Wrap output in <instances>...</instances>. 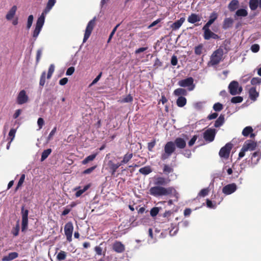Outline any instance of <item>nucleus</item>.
<instances>
[{
	"label": "nucleus",
	"instance_id": "3",
	"mask_svg": "<svg viewBox=\"0 0 261 261\" xmlns=\"http://www.w3.org/2000/svg\"><path fill=\"white\" fill-rule=\"evenodd\" d=\"M176 147L173 142H168L164 146L165 152L161 155V159L164 161L167 159L175 150Z\"/></svg>",
	"mask_w": 261,
	"mask_h": 261
},
{
	"label": "nucleus",
	"instance_id": "44",
	"mask_svg": "<svg viewBox=\"0 0 261 261\" xmlns=\"http://www.w3.org/2000/svg\"><path fill=\"white\" fill-rule=\"evenodd\" d=\"M25 177V175L24 174H22L21 175L20 178L17 183V185L16 187V188H15V192L17 191L19 189V188H20L22 186L23 183L24 182Z\"/></svg>",
	"mask_w": 261,
	"mask_h": 261
},
{
	"label": "nucleus",
	"instance_id": "60",
	"mask_svg": "<svg viewBox=\"0 0 261 261\" xmlns=\"http://www.w3.org/2000/svg\"><path fill=\"white\" fill-rule=\"evenodd\" d=\"M37 124L38 125L39 129H41L44 124V119L41 117L39 118L37 120Z\"/></svg>",
	"mask_w": 261,
	"mask_h": 261
},
{
	"label": "nucleus",
	"instance_id": "49",
	"mask_svg": "<svg viewBox=\"0 0 261 261\" xmlns=\"http://www.w3.org/2000/svg\"><path fill=\"white\" fill-rule=\"evenodd\" d=\"M55 70V66L53 64H51L48 68V73L47 75V79H49L52 76L53 73Z\"/></svg>",
	"mask_w": 261,
	"mask_h": 261
},
{
	"label": "nucleus",
	"instance_id": "21",
	"mask_svg": "<svg viewBox=\"0 0 261 261\" xmlns=\"http://www.w3.org/2000/svg\"><path fill=\"white\" fill-rule=\"evenodd\" d=\"M185 18L181 17L179 20L173 23L171 25L170 27L173 30H177L180 28V27L181 26V25L185 22Z\"/></svg>",
	"mask_w": 261,
	"mask_h": 261
},
{
	"label": "nucleus",
	"instance_id": "50",
	"mask_svg": "<svg viewBox=\"0 0 261 261\" xmlns=\"http://www.w3.org/2000/svg\"><path fill=\"white\" fill-rule=\"evenodd\" d=\"M209 192L208 188L203 189L198 193V196L200 197H205L208 195Z\"/></svg>",
	"mask_w": 261,
	"mask_h": 261
},
{
	"label": "nucleus",
	"instance_id": "57",
	"mask_svg": "<svg viewBox=\"0 0 261 261\" xmlns=\"http://www.w3.org/2000/svg\"><path fill=\"white\" fill-rule=\"evenodd\" d=\"M156 144V141L155 139H153L151 142H149L147 144V148L149 151H152L153 148L155 146Z\"/></svg>",
	"mask_w": 261,
	"mask_h": 261
},
{
	"label": "nucleus",
	"instance_id": "7",
	"mask_svg": "<svg viewBox=\"0 0 261 261\" xmlns=\"http://www.w3.org/2000/svg\"><path fill=\"white\" fill-rule=\"evenodd\" d=\"M178 85L181 87H188L189 91L194 90L195 87L194 84V79L192 77H189L179 81Z\"/></svg>",
	"mask_w": 261,
	"mask_h": 261
},
{
	"label": "nucleus",
	"instance_id": "64",
	"mask_svg": "<svg viewBox=\"0 0 261 261\" xmlns=\"http://www.w3.org/2000/svg\"><path fill=\"white\" fill-rule=\"evenodd\" d=\"M75 69L74 67H70L68 68L66 71V74L67 75H72L73 72H74Z\"/></svg>",
	"mask_w": 261,
	"mask_h": 261
},
{
	"label": "nucleus",
	"instance_id": "59",
	"mask_svg": "<svg viewBox=\"0 0 261 261\" xmlns=\"http://www.w3.org/2000/svg\"><path fill=\"white\" fill-rule=\"evenodd\" d=\"M119 24H118L117 25H116V26H115L114 27V28L113 29L112 31L111 32L110 36H109V39L108 40V43L110 42L111 40L112 39L113 36H114V34L115 33L117 29V28L119 27Z\"/></svg>",
	"mask_w": 261,
	"mask_h": 261
},
{
	"label": "nucleus",
	"instance_id": "35",
	"mask_svg": "<svg viewBox=\"0 0 261 261\" xmlns=\"http://www.w3.org/2000/svg\"><path fill=\"white\" fill-rule=\"evenodd\" d=\"M139 172L143 175H148L152 172V169L149 166H145L141 168Z\"/></svg>",
	"mask_w": 261,
	"mask_h": 261
},
{
	"label": "nucleus",
	"instance_id": "38",
	"mask_svg": "<svg viewBox=\"0 0 261 261\" xmlns=\"http://www.w3.org/2000/svg\"><path fill=\"white\" fill-rule=\"evenodd\" d=\"M52 151L51 149L48 148L47 149L44 150L41 154V161L42 162L44 161L51 153Z\"/></svg>",
	"mask_w": 261,
	"mask_h": 261
},
{
	"label": "nucleus",
	"instance_id": "56",
	"mask_svg": "<svg viewBox=\"0 0 261 261\" xmlns=\"http://www.w3.org/2000/svg\"><path fill=\"white\" fill-rule=\"evenodd\" d=\"M251 84L252 85H259L261 84V78L260 77H253L251 80Z\"/></svg>",
	"mask_w": 261,
	"mask_h": 261
},
{
	"label": "nucleus",
	"instance_id": "1",
	"mask_svg": "<svg viewBox=\"0 0 261 261\" xmlns=\"http://www.w3.org/2000/svg\"><path fill=\"white\" fill-rule=\"evenodd\" d=\"M150 195L154 197H159L162 196H168L172 195L178 200L179 194L175 188L173 187L165 188L164 187H153L150 188L149 190Z\"/></svg>",
	"mask_w": 261,
	"mask_h": 261
},
{
	"label": "nucleus",
	"instance_id": "43",
	"mask_svg": "<svg viewBox=\"0 0 261 261\" xmlns=\"http://www.w3.org/2000/svg\"><path fill=\"white\" fill-rule=\"evenodd\" d=\"M67 253L64 251H60L57 255V259L59 261H63L65 259Z\"/></svg>",
	"mask_w": 261,
	"mask_h": 261
},
{
	"label": "nucleus",
	"instance_id": "27",
	"mask_svg": "<svg viewBox=\"0 0 261 261\" xmlns=\"http://www.w3.org/2000/svg\"><path fill=\"white\" fill-rule=\"evenodd\" d=\"M17 10V7L13 6L11 9L9 11L6 16V18L7 20H11L14 16Z\"/></svg>",
	"mask_w": 261,
	"mask_h": 261
},
{
	"label": "nucleus",
	"instance_id": "23",
	"mask_svg": "<svg viewBox=\"0 0 261 261\" xmlns=\"http://www.w3.org/2000/svg\"><path fill=\"white\" fill-rule=\"evenodd\" d=\"M249 98L253 101L256 100L259 95V93L257 92L255 87H252L249 91Z\"/></svg>",
	"mask_w": 261,
	"mask_h": 261
},
{
	"label": "nucleus",
	"instance_id": "42",
	"mask_svg": "<svg viewBox=\"0 0 261 261\" xmlns=\"http://www.w3.org/2000/svg\"><path fill=\"white\" fill-rule=\"evenodd\" d=\"M90 187V185H87L85 186L83 189L79 190L76 191L75 194V196L76 197H79L83 194L85 192H86Z\"/></svg>",
	"mask_w": 261,
	"mask_h": 261
},
{
	"label": "nucleus",
	"instance_id": "48",
	"mask_svg": "<svg viewBox=\"0 0 261 261\" xmlns=\"http://www.w3.org/2000/svg\"><path fill=\"white\" fill-rule=\"evenodd\" d=\"M243 100V97L241 96H240L233 97L231 99V102L233 103H240V102H242Z\"/></svg>",
	"mask_w": 261,
	"mask_h": 261
},
{
	"label": "nucleus",
	"instance_id": "2",
	"mask_svg": "<svg viewBox=\"0 0 261 261\" xmlns=\"http://www.w3.org/2000/svg\"><path fill=\"white\" fill-rule=\"evenodd\" d=\"M257 142L252 140H246L243 147L239 153L238 159H240L244 157L245 155V152L247 151H253L257 147Z\"/></svg>",
	"mask_w": 261,
	"mask_h": 261
},
{
	"label": "nucleus",
	"instance_id": "20",
	"mask_svg": "<svg viewBox=\"0 0 261 261\" xmlns=\"http://www.w3.org/2000/svg\"><path fill=\"white\" fill-rule=\"evenodd\" d=\"M174 143L175 147L176 146L178 148L184 149L186 146V141L181 138L178 137L174 140Z\"/></svg>",
	"mask_w": 261,
	"mask_h": 261
},
{
	"label": "nucleus",
	"instance_id": "13",
	"mask_svg": "<svg viewBox=\"0 0 261 261\" xmlns=\"http://www.w3.org/2000/svg\"><path fill=\"white\" fill-rule=\"evenodd\" d=\"M29 100V97L24 90H21L18 94L16 102L18 105H23Z\"/></svg>",
	"mask_w": 261,
	"mask_h": 261
},
{
	"label": "nucleus",
	"instance_id": "58",
	"mask_svg": "<svg viewBox=\"0 0 261 261\" xmlns=\"http://www.w3.org/2000/svg\"><path fill=\"white\" fill-rule=\"evenodd\" d=\"M16 132V130L14 128H12L10 129L9 133V137L10 138V142H12L14 139L15 134Z\"/></svg>",
	"mask_w": 261,
	"mask_h": 261
},
{
	"label": "nucleus",
	"instance_id": "52",
	"mask_svg": "<svg viewBox=\"0 0 261 261\" xmlns=\"http://www.w3.org/2000/svg\"><path fill=\"white\" fill-rule=\"evenodd\" d=\"M45 75H46V72L45 71H43L40 76V82H39V85L40 86L43 87L45 83Z\"/></svg>",
	"mask_w": 261,
	"mask_h": 261
},
{
	"label": "nucleus",
	"instance_id": "54",
	"mask_svg": "<svg viewBox=\"0 0 261 261\" xmlns=\"http://www.w3.org/2000/svg\"><path fill=\"white\" fill-rule=\"evenodd\" d=\"M206 203L207 207L210 208H215L217 206V204L216 202L213 203V202L208 199H206Z\"/></svg>",
	"mask_w": 261,
	"mask_h": 261
},
{
	"label": "nucleus",
	"instance_id": "12",
	"mask_svg": "<svg viewBox=\"0 0 261 261\" xmlns=\"http://www.w3.org/2000/svg\"><path fill=\"white\" fill-rule=\"evenodd\" d=\"M73 230V226L72 223L71 222H67L64 226V232L67 240L69 242L72 241Z\"/></svg>",
	"mask_w": 261,
	"mask_h": 261
},
{
	"label": "nucleus",
	"instance_id": "40",
	"mask_svg": "<svg viewBox=\"0 0 261 261\" xmlns=\"http://www.w3.org/2000/svg\"><path fill=\"white\" fill-rule=\"evenodd\" d=\"M203 49V45L199 44L194 47V53L196 55H200L202 53Z\"/></svg>",
	"mask_w": 261,
	"mask_h": 261
},
{
	"label": "nucleus",
	"instance_id": "28",
	"mask_svg": "<svg viewBox=\"0 0 261 261\" xmlns=\"http://www.w3.org/2000/svg\"><path fill=\"white\" fill-rule=\"evenodd\" d=\"M133 154L132 153L127 152L124 155L122 160L120 162V164L122 165L126 164L132 159Z\"/></svg>",
	"mask_w": 261,
	"mask_h": 261
},
{
	"label": "nucleus",
	"instance_id": "18",
	"mask_svg": "<svg viewBox=\"0 0 261 261\" xmlns=\"http://www.w3.org/2000/svg\"><path fill=\"white\" fill-rule=\"evenodd\" d=\"M112 249L115 252L120 253L125 250V246L121 242L116 241L112 245Z\"/></svg>",
	"mask_w": 261,
	"mask_h": 261
},
{
	"label": "nucleus",
	"instance_id": "53",
	"mask_svg": "<svg viewBox=\"0 0 261 261\" xmlns=\"http://www.w3.org/2000/svg\"><path fill=\"white\" fill-rule=\"evenodd\" d=\"M223 105L219 102H217L215 103L213 106V109L217 112H219L221 111L223 109Z\"/></svg>",
	"mask_w": 261,
	"mask_h": 261
},
{
	"label": "nucleus",
	"instance_id": "4",
	"mask_svg": "<svg viewBox=\"0 0 261 261\" xmlns=\"http://www.w3.org/2000/svg\"><path fill=\"white\" fill-rule=\"evenodd\" d=\"M223 54V49L221 48H219L214 51L211 57L210 62L211 64L212 65L218 64L222 60Z\"/></svg>",
	"mask_w": 261,
	"mask_h": 261
},
{
	"label": "nucleus",
	"instance_id": "33",
	"mask_svg": "<svg viewBox=\"0 0 261 261\" xmlns=\"http://www.w3.org/2000/svg\"><path fill=\"white\" fill-rule=\"evenodd\" d=\"M20 230V225L19 222L18 220L16 222V225L14 227H13L11 230V234L13 235L14 237H17L19 234V232Z\"/></svg>",
	"mask_w": 261,
	"mask_h": 261
},
{
	"label": "nucleus",
	"instance_id": "17",
	"mask_svg": "<svg viewBox=\"0 0 261 261\" xmlns=\"http://www.w3.org/2000/svg\"><path fill=\"white\" fill-rule=\"evenodd\" d=\"M108 166L112 176H114L117 169L121 166L119 163H115L112 160L109 161Z\"/></svg>",
	"mask_w": 261,
	"mask_h": 261
},
{
	"label": "nucleus",
	"instance_id": "36",
	"mask_svg": "<svg viewBox=\"0 0 261 261\" xmlns=\"http://www.w3.org/2000/svg\"><path fill=\"white\" fill-rule=\"evenodd\" d=\"M253 132V129L252 127L251 126H248L245 127L243 129L242 134L243 136L246 137L249 136L250 134L251 133H252Z\"/></svg>",
	"mask_w": 261,
	"mask_h": 261
},
{
	"label": "nucleus",
	"instance_id": "10",
	"mask_svg": "<svg viewBox=\"0 0 261 261\" xmlns=\"http://www.w3.org/2000/svg\"><path fill=\"white\" fill-rule=\"evenodd\" d=\"M216 133L215 128H208L203 133V139L207 142H212L214 140Z\"/></svg>",
	"mask_w": 261,
	"mask_h": 261
},
{
	"label": "nucleus",
	"instance_id": "25",
	"mask_svg": "<svg viewBox=\"0 0 261 261\" xmlns=\"http://www.w3.org/2000/svg\"><path fill=\"white\" fill-rule=\"evenodd\" d=\"M218 14L214 12L212 13L210 16V19L208 21L204 24L203 27H210L214 21L217 19Z\"/></svg>",
	"mask_w": 261,
	"mask_h": 261
},
{
	"label": "nucleus",
	"instance_id": "61",
	"mask_svg": "<svg viewBox=\"0 0 261 261\" xmlns=\"http://www.w3.org/2000/svg\"><path fill=\"white\" fill-rule=\"evenodd\" d=\"M197 139V136L196 135L193 136V137L191 139V140L189 141L188 145L189 146H193L195 144Z\"/></svg>",
	"mask_w": 261,
	"mask_h": 261
},
{
	"label": "nucleus",
	"instance_id": "8",
	"mask_svg": "<svg viewBox=\"0 0 261 261\" xmlns=\"http://www.w3.org/2000/svg\"><path fill=\"white\" fill-rule=\"evenodd\" d=\"M228 88L230 94L232 95L240 94L243 90L242 87L239 86V83L236 81L231 82Z\"/></svg>",
	"mask_w": 261,
	"mask_h": 261
},
{
	"label": "nucleus",
	"instance_id": "19",
	"mask_svg": "<svg viewBox=\"0 0 261 261\" xmlns=\"http://www.w3.org/2000/svg\"><path fill=\"white\" fill-rule=\"evenodd\" d=\"M202 18L201 15L193 13L188 16L187 20L190 23H195L201 21Z\"/></svg>",
	"mask_w": 261,
	"mask_h": 261
},
{
	"label": "nucleus",
	"instance_id": "26",
	"mask_svg": "<svg viewBox=\"0 0 261 261\" xmlns=\"http://www.w3.org/2000/svg\"><path fill=\"white\" fill-rule=\"evenodd\" d=\"M239 6V2L238 0H232L228 6V8L230 11H235Z\"/></svg>",
	"mask_w": 261,
	"mask_h": 261
},
{
	"label": "nucleus",
	"instance_id": "22",
	"mask_svg": "<svg viewBox=\"0 0 261 261\" xmlns=\"http://www.w3.org/2000/svg\"><path fill=\"white\" fill-rule=\"evenodd\" d=\"M233 20L232 18H225L223 22L222 28L224 30H226L232 26Z\"/></svg>",
	"mask_w": 261,
	"mask_h": 261
},
{
	"label": "nucleus",
	"instance_id": "51",
	"mask_svg": "<svg viewBox=\"0 0 261 261\" xmlns=\"http://www.w3.org/2000/svg\"><path fill=\"white\" fill-rule=\"evenodd\" d=\"M160 208H159L158 207H154L152 208H151L150 212V215L152 217L156 216L159 213Z\"/></svg>",
	"mask_w": 261,
	"mask_h": 261
},
{
	"label": "nucleus",
	"instance_id": "63",
	"mask_svg": "<svg viewBox=\"0 0 261 261\" xmlns=\"http://www.w3.org/2000/svg\"><path fill=\"white\" fill-rule=\"evenodd\" d=\"M96 166H94L91 167L90 168H89L85 170L83 173L84 174H89V173H91L96 168Z\"/></svg>",
	"mask_w": 261,
	"mask_h": 261
},
{
	"label": "nucleus",
	"instance_id": "47",
	"mask_svg": "<svg viewBox=\"0 0 261 261\" xmlns=\"http://www.w3.org/2000/svg\"><path fill=\"white\" fill-rule=\"evenodd\" d=\"M28 226V219H22L21 222V231L22 232L25 231Z\"/></svg>",
	"mask_w": 261,
	"mask_h": 261
},
{
	"label": "nucleus",
	"instance_id": "11",
	"mask_svg": "<svg viewBox=\"0 0 261 261\" xmlns=\"http://www.w3.org/2000/svg\"><path fill=\"white\" fill-rule=\"evenodd\" d=\"M210 27H203V38L205 40H210L212 38L214 39H219L220 37L218 35L212 32L210 29Z\"/></svg>",
	"mask_w": 261,
	"mask_h": 261
},
{
	"label": "nucleus",
	"instance_id": "30",
	"mask_svg": "<svg viewBox=\"0 0 261 261\" xmlns=\"http://www.w3.org/2000/svg\"><path fill=\"white\" fill-rule=\"evenodd\" d=\"M224 121V115L221 114L218 118L215 121L214 126L215 127H219L223 124Z\"/></svg>",
	"mask_w": 261,
	"mask_h": 261
},
{
	"label": "nucleus",
	"instance_id": "29",
	"mask_svg": "<svg viewBox=\"0 0 261 261\" xmlns=\"http://www.w3.org/2000/svg\"><path fill=\"white\" fill-rule=\"evenodd\" d=\"M56 2V0H48L46 6L44 9L43 12V14H46L51 9L53 6L55 5Z\"/></svg>",
	"mask_w": 261,
	"mask_h": 261
},
{
	"label": "nucleus",
	"instance_id": "31",
	"mask_svg": "<svg viewBox=\"0 0 261 261\" xmlns=\"http://www.w3.org/2000/svg\"><path fill=\"white\" fill-rule=\"evenodd\" d=\"M174 94L175 96H182L187 95V91L186 89L183 88H177L174 91Z\"/></svg>",
	"mask_w": 261,
	"mask_h": 261
},
{
	"label": "nucleus",
	"instance_id": "15",
	"mask_svg": "<svg viewBox=\"0 0 261 261\" xmlns=\"http://www.w3.org/2000/svg\"><path fill=\"white\" fill-rule=\"evenodd\" d=\"M237 189L236 184L232 183L228 184L222 188V192L225 195H230L234 192Z\"/></svg>",
	"mask_w": 261,
	"mask_h": 261
},
{
	"label": "nucleus",
	"instance_id": "24",
	"mask_svg": "<svg viewBox=\"0 0 261 261\" xmlns=\"http://www.w3.org/2000/svg\"><path fill=\"white\" fill-rule=\"evenodd\" d=\"M18 256V254L16 252L9 253L8 255L3 257L2 261H10L16 258Z\"/></svg>",
	"mask_w": 261,
	"mask_h": 261
},
{
	"label": "nucleus",
	"instance_id": "6",
	"mask_svg": "<svg viewBox=\"0 0 261 261\" xmlns=\"http://www.w3.org/2000/svg\"><path fill=\"white\" fill-rule=\"evenodd\" d=\"M95 21L96 17H94L88 23L84 34L83 43L86 42L87 40L88 39V38L90 37L91 33L96 24Z\"/></svg>",
	"mask_w": 261,
	"mask_h": 261
},
{
	"label": "nucleus",
	"instance_id": "62",
	"mask_svg": "<svg viewBox=\"0 0 261 261\" xmlns=\"http://www.w3.org/2000/svg\"><path fill=\"white\" fill-rule=\"evenodd\" d=\"M259 46L257 44H253L251 47V50L253 53H257L259 51Z\"/></svg>",
	"mask_w": 261,
	"mask_h": 261
},
{
	"label": "nucleus",
	"instance_id": "41",
	"mask_svg": "<svg viewBox=\"0 0 261 261\" xmlns=\"http://www.w3.org/2000/svg\"><path fill=\"white\" fill-rule=\"evenodd\" d=\"M163 170L164 173L165 174L167 175V174L173 172V168L171 166H170L168 165L165 164V165H164Z\"/></svg>",
	"mask_w": 261,
	"mask_h": 261
},
{
	"label": "nucleus",
	"instance_id": "14",
	"mask_svg": "<svg viewBox=\"0 0 261 261\" xmlns=\"http://www.w3.org/2000/svg\"><path fill=\"white\" fill-rule=\"evenodd\" d=\"M170 182V179L164 177L158 176L154 177V184L155 187H164Z\"/></svg>",
	"mask_w": 261,
	"mask_h": 261
},
{
	"label": "nucleus",
	"instance_id": "37",
	"mask_svg": "<svg viewBox=\"0 0 261 261\" xmlns=\"http://www.w3.org/2000/svg\"><path fill=\"white\" fill-rule=\"evenodd\" d=\"M96 155L97 153H94L88 156L82 161V164L83 165H85L88 163L89 162L93 161L95 159Z\"/></svg>",
	"mask_w": 261,
	"mask_h": 261
},
{
	"label": "nucleus",
	"instance_id": "34",
	"mask_svg": "<svg viewBox=\"0 0 261 261\" xmlns=\"http://www.w3.org/2000/svg\"><path fill=\"white\" fill-rule=\"evenodd\" d=\"M187 103V99L184 96H179L176 100V105L179 107H183Z\"/></svg>",
	"mask_w": 261,
	"mask_h": 261
},
{
	"label": "nucleus",
	"instance_id": "45",
	"mask_svg": "<svg viewBox=\"0 0 261 261\" xmlns=\"http://www.w3.org/2000/svg\"><path fill=\"white\" fill-rule=\"evenodd\" d=\"M21 213L22 215V219H28L29 211L24 209V206H22L21 208Z\"/></svg>",
	"mask_w": 261,
	"mask_h": 261
},
{
	"label": "nucleus",
	"instance_id": "39",
	"mask_svg": "<svg viewBox=\"0 0 261 261\" xmlns=\"http://www.w3.org/2000/svg\"><path fill=\"white\" fill-rule=\"evenodd\" d=\"M249 4L251 10H255L259 6L258 0H250Z\"/></svg>",
	"mask_w": 261,
	"mask_h": 261
},
{
	"label": "nucleus",
	"instance_id": "55",
	"mask_svg": "<svg viewBox=\"0 0 261 261\" xmlns=\"http://www.w3.org/2000/svg\"><path fill=\"white\" fill-rule=\"evenodd\" d=\"M34 19V17L33 15H30L29 16L27 21V28L28 30L30 29L32 26L33 21Z\"/></svg>",
	"mask_w": 261,
	"mask_h": 261
},
{
	"label": "nucleus",
	"instance_id": "16",
	"mask_svg": "<svg viewBox=\"0 0 261 261\" xmlns=\"http://www.w3.org/2000/svg\"><path fill=\"white\" fill-rule=\"evenodd\" d=\"M261 157V152L260 150H257L251 154L250 159L249 160V162H250L251 166L256 165L259 162Z\"/></svg>",
	"mask_w": 261,
	"mask_h": 261
},
{
	"label": "nucleus",
	"instance_id": "46",
	"mask_svg": "<svg viewBox=\"0 0 261 261\" xmlns=\"http://www.w3.org/2000/svg\"><path fill=\"white\" fill-rule=\"evenodd\" d=\"M133 100V97L130 94H128L125 97L123 98L121 100L120 102L121 103H127V102H131Z\"/></svg>",
	"mask_w": 261,
	"mask_h": 261
},
{
	"label": "nucleus",
	"instance_id": "9",
	"mask_svg": "<svg viewBox=\"0 0 261 261\" xmlns=\"http://www.w3.org/2000/svg\"><path fill=\"white\" fill-rule=\"evenodd\" d=\"M232 148V144L231 143H226L224 146L220 149L219 152V156L225 159H228Z\"/></svg>",
	"mask_w": 261,
	"mask_h": 261
},
{
	"label": "nucleus",
	"instance_id": "5",
	"mask_svg": "<svg viewBox=\"0 0 261 261\" xmlns=\"http://www.w3.org/2000/svg\"><path fill=\"white\" fill-rule=\"evenodd\" d=\"M45 16L42 13L41 16L38 18L36 24L35 29L33 33V37L36 39L39 35L42 28L44 24Z\"/></svg>",
	"mask_w": 261,
	"mask_h": 261
},
{
	"label": "nucleus",
	"instance_id": "32",
	"mask_svg": "<svg viewBox=\"0 0 261 261\" xmlns=\"http://www.w3.org/2000/svg\"><path fill=\"white\" fill-rule=\"evenodd\" d=\"M248 15V12L245 9H238L235 13L234 17H246Z\"/></svg>",
	"mask_w": 261,
	"mask_h": 261
}]
</instances>
